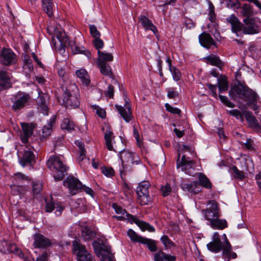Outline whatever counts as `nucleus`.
I'll list each match as a JSON object with an SVG mask.
<instances>
[{"label": "nucleus", "mask_w": 261, "mask_h": 261, "mask_svg": "<svg viewBox=\"0 0 261 261\" xmlns=\"http://www.w3.org/2000/svg\"><path fill=\"white\" fill-rule=\"evenodd\" d=\"M139 21L145 30H150L156 37L159 36L156 27L148 17L144 15L141 16L139 17Z\"/></svg>", "instance_id": "obj_21"}, {"label": "nucleus", "mask_w": 261, "mask_h": 261, "mask_svg": "<svg viewBox=\"0 0 261 261\" xmlns=\"http://www.w3.org/2000/svg\"><path fill=\"white\" fill-rule=\"evenodd\" d=\"M12 252L17 255L20 257H22L23 253L20 249H19L15 244L12 245Z\"/></svg>", "instance_id": "obj_64"}, {"label": "nucleus", "mask_w": 261, "mask_h": 261, "mask_svg": "<svg viewBox=\"0 0 261 261\" xmlns=\"http://www.w3.org/2000/svg\"><path fill=\"white\" fill-rule=\"evenodd\" d=\"M102 172L108 177H111L114 175V171L112 168L105 167L102 169Z\"/></svg>", "instance_id": "obj_57"}, {"label": "nucleus", "mask_w": 261, "mask_h": 261, "mask_svg": "<svg viewBox=\"0 0 261 261\" xmlns=\"http://www.w3.org/2000/svg\"><path fill=\"white\" fill-rule=\"evenodd\" d=\"M199 41L202 46L206 48H210L212 45L216 46V43L213 38L208 33L205 32L199 35Z\"/></svg>", "instance_id": "obj_20"}, {"label": "nucleus", "mask_w": 261, "mask_h": 261, "mask_svg": "<svg viewBox=\"0 0 261 261\" xmlns=\"http://www.w3.org/2000/svg\"><path fill=\"white\" fill-rule=\"evenodd\" d=\"M11 87L10 79L8 73L2 70L0 71V91L8 89Z\"/></svg>", "instance_id": "obj_25"}, {"label": "nucleus", "mask_w": 261, "mask_h": 261, "mask_svg": "<svg viewBox=\"0 0 261 261\" xmlns=\"http://www.w3.org/2000/svg\"><path fill=\"white\" fill-rule=\"evenodd\" d=\"M197 176L199 185L207 189L212 188V183L204 174L201 172L198 173Z\"/></svg>", "instance_id": "obj_34"}, {"label": "nucleus", "mask_w": 261, "mask_h": 261, "mask_svg": "<svg viewBox=\"0 0 261 261\" xmlns=\"http://www.w3.org/2000/svg\"><path fill=\"white\" fill-rule=\"evenodd\" d=\"M113 208L115 210L116 213L119 214H121L124 215L125 214H126L127 212L125 209H123L121 206L118 205L116 203L113 204Z\"/></svg>", "instance_id": "obj_59"}, {"label": "nucleus", "mask_w": 261, "mask_h": 261, "mask_svg": "<svg viewBox=\"0 0 261 261\" xmlns=\"http://www.w3.org/2000/svg\"><path fill=\"white\" fill-rule=\"evenodd\" d=\"M47 165L50 170L55 172L54 175L56 181H60L67 174L68 167L63 163L59 157L53 155L47 162Z\"/></svg>", "instance_id": "obj_3"}, {"label": "nucleus", "mask_w": 261, "mask_h": 261, "mask_svg": "<svg viewBox=\"0 0 261 261\" xmlns=\"http://www.w3.org/2000/svg\"><path fill=\"white\" fill-rule=\"evenodd\" d=\"M61 127L62 129L70 132L74 130V124L69 118H65L61 124Z\"/></svg>", "instance_id": "obj_38"}, {"label": "nucleus", "mask_w": 261, "mask_h": 261, "mask_svg": "<svg viewBox=\"0 0 261 261\" xmlns=\"http://www.w3.org/2000/svg\"><path fill=\"white\" fill-rule=\"evenodd\" d=\"M142 244L146 245L151 252H155L157 250L156 242L154 240L144 238Z\"/></svg>", "instance_id": "obj_41"}, {"label": "nucleus", "mask_w": 261, "mask_h": 261, "mask_svg": "<svg viewBox=\"0 0 261 261\" xmlns=\"http://www.w3.org/2000/svg\"><path fill=\"white\" fill-rule=\"evenodd\" d=\"M228 113L229 115L235 117L237 119L241 120V121H244L243 116L239 110L234 109L229 111Z\"/></svg>", "instance_id": "obj_47"}, {"label": "nucleus", "mask_w": 261, "mask_h": 261, "mask_svg": "<svg viewBox=\"0 0 261 261\" xmlns=\"http://www.w3.org/2000/svg\"><path fill=\"white\" fill-rule=\"evenodd\" d=\"M30 98L29 94L19 92L15 96V101L12 106V109L15 111L21 109L25 107Z\"/></svg>", "instance_id": "obj_16"}, {"label": "nucleus", "mask_w": 261, "mask_h": 261, "mask_svg": "<svg viewBox=\"0 0 261 261\" xmlns=\"http://www.w3.org/2000/svg\"><path fill=\"white\" fill-rule=\"evenodd\" d=\"M209 204L210 206L205 211V217L206 219L211 222L215 219L218 218L220 215L218 213L219 208L217 202L212 200L209 202Z\"/></svg>", "instance_id": "obj_17"}, {"label": "nucleus", "mask_w": 261, "mask_h": 261, "mask_svg": "<svg viewBox=\"0 0 261 261\" xmlns=\"http://www.w3.org/2000/svg\"><path fill=\"white\" fill-rule=\"evenodd\" d=\"M42 7L43 11L50 17L53 15L54 9L55 6L53 0H42Z\"/></svg>", "instance_id": "obj_27"}, {"label": "nucleus", "mask_w": 261, "mask_h": 261, "mask_svg": "<svg viewBox=\"0 0 261 261\" xmlns=\"http://www.w3.org/2000/svg\"><path fill=\"white\" fill-rule=\"evenodd\" d=\"M226 21L231 24V30L238 37L243 35H253L261 32V21L257 18H243V23L233 14L226 18Z\"/></svg>", "instance_id": "obj_1"}, {"label": "nucleus", "mask_w": 261, "mask_h": 261, "mask_svg": "<svg viewBox=\"0 0 261 261\" xmlns=\"http://www.w3.org/2000/svg\"><path fill=\"white\" fill-rule=\"evenodd\" d=\"M232 171L234 173V177L241 179L244 178V174L242 171L238 169L236 166H233L231 168Z\"/></svg>", "instance_id": "obj_54"}, {"label": "nucleus", "mask_w": 261, "mask_h": 261, "mask_svg": "<svg viewBox=\"0 0 261 261\" xmlns=\"http://www.w3.org/2000/svg\"><path fill=\"white\" fill-rule=\"evenodd\" d=\"M113 132L111 130V128L108 126L106 129V132L105 133V139L106 141V144L107 148L110 150H113L117 152L116 149H114L112 144V136Z\"/></svg>", "instance_id": "obj_32"}, {"label": "nucleus", "mask_w": 261, "mask_h": 261, "mask_svg": "<svg viewBox=\"0 0 261 261\" xmlns=\"http://www.w3.org/2000/svg\"><path fill=\"white\" fill-rule=\"evenodd\" d=\"M126 220L132 224L133 223L136 224L142 231L146 230L150 232H153L155 231L154 228L149 223L143 221H140L134 216L127 213L126 214Z\"/></svg>", "instance_id": "obj_18"}, {"label": "nucleus", "mask_w": 261, "mask_h": 261, "mask_svg": "<svg viewBox=\"0 0 261 261\" xmlns=\"http://www.w3.org/2000/svg\"><path fill=\"white\" fill-rule=\"evenodd\" d=\"M161 241L164 244L166 248H170L172 246H174L173 242L170 240L167 236L164 235L161 238Z\"/></svg>", "instance_id": "obj_45"}, {"label": "nucleus", "mask_w": 261, "mask_h": 261, "mask_svg": "<svg viewBox=\"0 0 261 261\" xmlns=\"http://www.w3.org/2000/svg\"><path fill=\"white\" fill-rule=\"evenodd\" d=\"M93 43L94 47L98 49V50H99L100 49L102 48L104 45L103 41L100 39V38L94 39Z\"/></svg>", "instance_id": "obj_52"}, {"label": "nucleus", "mask_w": 261, "mask_h": 261, "mask_svg": "<svg viewBox=\"0 0 261 261\" xmlns=\"http://www.w3.org/2000/svg\"><path fill=\"white\" fill-rule=\"evenodd\" d=\"M184 24L185 26L189 29H191L194 27L195 23L193 21V20L189 18L186 17L184 19Z\"/></svg>", "instance_id": "obj_60"}, {"label": "nucleus", "mask_w": 261, "mask_h": 261, "mask_svg": "<svg viewBox=\"0 0 261 261\" xmlns=\"http://www.w3.org/2000/svg\"><path fill=\"white\" fill-rule=\"evenodd\" d=\"M57 38L60 43V45L61 48H64L68 45L70 46L74 54H83L88 58H91V54L89 51L85 50L84 47L80 48V47L75 45L74 41H69V39L65 32H59L57 34Z\"/></svg>", "instance_id": "obj_6"}, {"label": "nucleus", "mask_w": 261, "mask_h": 261, "mask_svg": "<svg viewBox=\"0 0 261 261\" xmlns=\"http://www.w3.org/2000/svg\"><path fill=\"white\" fill-rule=\"evenodd\" d=\"M42 190V185L40 183L33 184V192L34 194H38Z\"/></svg>", "instance_id": "obj_61"}, {"label": "nucleus", "mask_w": 261, "mask_h": 261, "mask_svg": "<svg viewBox=\"0 0 261 261\" xmlns=\"http://www.w3.org/2000/svg\"><path fill=\"white\" fill-rule=\"evenodd\" d=\"M75 144L77 146L79 149L80 155L78 158L79 162H82L86 156V150L84 147V144L83 142L79 141H75Z\"/></svg>", "instance_id": "obj_40"}, {"label": "nucleus", "mask_w": 261, "mask_h": 261, "mask_svg": "<svg viewBox=\"0 0 261 261\" xmlns=\"http://www.w3.org/2000/svg\"><path fill=\"white\" fill-rule=\"evenodd\" d=\"M119 158L121 161L123 170H120V174H122L127 170L130 171L135 165H138L140 163V159L139 156L134 152L128 150H123L119 151Z\"/></svg>", "instance_id": "obj_5"}, {"label": "nucleus", "mask_w": 261, "mask_h": 261, "mask_svg": "<svg viewBox=\"0 0 261 261\" xmlns=\"http://www.w3.org/2000/svg\"><path fill=\"white\" fill-rule=\"evenodd\" d=\"M98 58L97 60V64H108L107 62L112 61L113 56L111 54L106 53L100 50H98Z\"/></svg>", "instance_id": "obj_29"}, {"label": "nucleus", "mask_w": 261, "mask_h": 261, "mask_svg": "<svg viewBox=\"0 0 261 261\" xmlns=\"http://www.w3.org/2000/svg\"><path fill=\"white\" fill-rule=\"evenodd\" d=\"M240 13L244 18H250L253 17V11L252 8L249 4H245L242 7L240 8Z\"/></svg>", "instance_id": "obj_31"}, {"label": "nucleus", "mask_w": 261, "mask_h": 261, "mask_svg": "<svg viewBox=\"0 0 261 261\" xmlns=\"http://www.w3.org/2000/svg\"><path fill=\"white\" fill-rule=\"evenodd\" d=\"M219 97L222 103H223L226 106L231 108H234L235 107V105L232 102H230L227 96H223L221 94H219Z\"/></svg>", "instance_id": "obj_46"}, {"label": "nucleus", "mask_w": 261, "mask_h": 261, "mask_svg": "<svg viewBox=\"0 0 261 261\" xmlns=\"http://www.w3.org/2000/svg\"><path fill=\"white\" fill-rule=\"evenodd\" d=\"M211 226L215 229L222 230L227 227V223L225 219H215L210 222Z\"/></svg>", "instance_id": "obj_33"}, {"label": "nucleus", "mask_w": 261, "mask_h": 261, "mask_svg": "<svg viewBox=\"0 0 261 261\" xmlns=\"http://www.w3.org/2000/svg\"><path fill=\"white\" fill-rule=\"evenodd\" d=\"M161 191L163 196L165 197L170 194L171 192V187L169 184H166L165 186L161 188Z\"/></svg>", "instance_id": "obj_55"}, {"label": "nucleus", "mask_w": 261, "mask_h": 261, "mask_svg": "<svg viewBox=\"0 0 261 261\" xmlns=\"http://www.w3.org/2000/svg\"><path fill=\"white\" fill-rule=\"evenodd\" d=\"M206 86L211 90L212 96L217 98V94L216 85H212L211 84L208 83L206 84Z\"/></svg>", "instance_id": "obj_62"}, {"label": "nucleus", "mask_w": 261, "mask_h": 261, "mask_svg": "<svg viewBox=\"0 0 261 261\" xmlns=\"http://www.w3.org/2000/svg\"><path fill=\"white\" fill-rule=\"evenodd\" d=\"M33 238L34 239L33 246L34 248H41L46 250L52 245L51 241L41 233H35Z\"/></svg>", "instance_id": "obj_13"}, {"label": "nucleus", "mask_w": 261, "mask_h": 261, "mask_svg": "<svg viewBox=\"0 0 261 261\" xmlns=\"http://www.w3.org/2000/svg\"><path fill=\"white\" fill-rule=\"evenodd\" d=\"M56 120V116H54L48 120L47 124L43 127L42 133L43 137H47L50 135L52 132V127L55 124Z\"/></svg>", "instance_id": "obj_30"}, {"label": "nucleus", "mask_w": 261, "mask_h": 261, "mask_svg": "<svg viewBox=\"0 0 261 261\" xmlns=\"http://www.w3.org/2000/svg\"><path fill=\"white\" fill-rule=\"evenodd\" d=\"M165 108L167 111H168L171 113H173V114H176L179 115L181 113V111L179 109L176 108H174V107H172L171 106H170L168 103L165 104Z\"/></svg>", "instance_id": "obj_53"}, {"label": "nucleus", "mask_w": 261, "mask_h": 261, "mask_svg": "<svg viewBox=\"0 0 261 261\" xmlns=\"http://www.w3.org/2000/svg\"><path fill=\"white\" fill-rule=\"evenodd\" d=\"M227 6L234 10L241 8L240 3L238 0H229L227 3Z\"/></svg>", "instance_id": "obj_51"}, {"label": "nucleus", "mask_w": 261, "mask_h": 261, "mask_svg": "<svg viewBox=\"0 0 261 261\" xmlns=\"http://www.w3.org/2000/svg\"><path fill=\"white\" fill-rule=\"evenodd\" d=\"M55 208V204L53 201L46 202L45 206V212L48 213L51 212Z\"/></svg>", "instance_id": "obj_63"}, {"label": "nucleus", "mask_w": 261, "mask_h": 261, "mask_svg": "<svg viewBox=\"0 0 261 261\" xmlns=\"http://www.w3.org/2000/svg\"><path fill=\"white\" fill-rule=\"evenodd\" d=\"M176 259L175 256L166 254L163 251H160L154 255V261H175Z\"/></svg>", "instance_id": "obj_28"}, {"label": "nucleus", "mask_w": 261, "mask_h": 261, "mask_svg": "<svg viewBox=\"0 0 261 261\" xmlns=\"http://www.w3.org/2000/svg\"><path fill=\"white\" fill-rule=\"evenodd\" d=\"M12 245L6 241L0 242V252L4 254H8L12 252Z\"/></svg>", "instance_id": "obj_43"}, {"label": "nucleus", "mask_w": 261, "mask_h": 261, "mask_svg": "<svg viewBox=\"0 0 261 261\" xmlns=\"http://www.w3.org/2000/svg\"><path fill=\"white\" fill-rule=\"evenodd\" d=\"M170 72L172 74L173 78L174 80L176 81H178L181 77V73L179 70H178L175 67H173V68L169 69Z\"/></svg>", "instance_id": "obj_48"}, {"label": "nucleus", "mask_w": 261, "mask_h": 261, "mask_svg": "<svg viewBox=\"0 0 261 261\" xmlns=\"http://www.w3.org/2000/svg\"><path fill=\"white\" fill-rule=\"evenodd\" d=\"M115 107L123 119L126 122H129L132 117L130 105L126 102L125 108H124L121 106H118L117 105H115Z\"/></svg>", "instance_id": "obj_22"}, {"label": "nucleus", "mask_w": 261, "mask_h": 261, "mask_svg": "<svg viewBox=\"0 0 261 261\" xmlns=\"http://www.w3.org/2000/svg\"><path fill=\"white\" fill-rule=\"evenodd\" d=\"M72 251L73 254L76 256L78 261H91L92 260V255L79 241L74 240L72 242Z\"/></svg>", "instance_id": "obj_8"}, {"label": "nucleus", "mask_w": 261, "mask_h": 261, "mask_svg": "<svg viewBox=\"0 0 261 261\" xmlns=\"http://www.w3.org/2000/svg\"><path fill=\"white\" fill-rule=\"evenodd\" d=\"M244 116L250 127L258 132L261 130V126L258 123L256 118L251 112L248 111L245 112Z\"/></svg>", "instance_id": "obj_24"}, {"label": "nucleus", "mask_w": 261, "mask_h": 261, "mask_svg": "<svg viewBox=\"0 0 261 261\" xmlns=\"http://www.w3.org/2000/svg\"><path fill=\"white\" fill-rule=\"evenodd\" d=\"M229 95L237 101L253 102L258 98L257 93L249 88L244 81L235 83L229 91Z\"/></svg>", "instance_id": "obj_2"}, {"label": "nucleus", "mask_w": 261, "mask_h": 261, "mask_svg": "<svg viewBox=\"0 0 261 261\" xmlns=\"http://www.w3.org/2000/svg\"><path fill=\"white\" fill-rule=\"evenodd\" d=\"M14 178L16 180L22 181L29 180V177L28 176L20 173L17 172L14 175Z\"/></svg>", "instance_id": "obj_56"}, {"label": "nucleus", "mask_w": 261, "mask_h": 261, "mask_svg": "<svg viewBox=\"0 0 261 261\" xmlns=\"http://www.w3.org/2000/svg\"><path fill=\"white\" fill-rule=\"evenodd\" d=\"M76 76L81 79L83 84H84L86 86H88L90 84V80L89 79V75L85 69H80L76 71Z\"/></svg>", "instance_id": "obj_35"}, {"label": "nucleus", "mask_w": 261, "mask_h": 261, "mask_svg": "<svg viewBox=\"0 0 261 261\" xmlns=\"http://www.w3.org/2000/svg\"><path fill=\"white\" fill-rule=\"evenodd\" d=\"M96 235L95 232L86 227L82 231V236L85 241H90L93 239Z\"/></svg>", "instance_id": "obj_37"}, {"label": "nucleus", "mask_w": 261, "mask_h": 261, "mask_svg": "<svg viewBox=\"0 0 261 261\" xmlns=\"http://www.w3.org/2000/svg\"><path fill=\"white\" fill-rule=\"evenodd\" d=\"M100 69V72L102 74L109 77H112L113 72L109 64L97 65Z\"/></svg>", "instance_id": "obj_39"}, {"label": "nucleus", "mask_w": 261, "mask_h": 261, "mask_svg": "<svg viewBox=\"0 0 261 261\" xmlns=\"http://www.w3.org/2000/svg\"><path fill=\"white\" fill-rule=\"evenodd\" d=\"M223 237L224 239V242L223 243V244L224 245V248L223 254H228V251L231 249V246L227 239L225 234H223Z\"/></svg>", "instance_id": "obj_50"}, {"label": "nucleus", "mask_w": 261, "mask_h": 261, "mask_svg": "<svg viewBox=\"0 0 261 261\" xmlns=\"http://www.w3.org/2000/svg\"><path fill=\"white\" fill-rule=\"evenodd\" d=\"M218 89L219 93H222L223 91L227 90L228 88V85L227 81L222 79H218Z\"/></svg>", "instance_id": "obj_44"}, {"label": "nucleus", "mask_w": 261, "mask_h": 261, "mask_svg": "<svg viewBox=\"0 0 261 261\" xmlns=\"http://www.w3.org/2000/svg\"><path fill=\"white\" fill-rule=\"evenodd\" d=\"M127 234L130 240L134 242H139L142 243L144 238L137 234L133 229H129L127 231Z\"/></svg>", "instance_id": "obj_42"}, {"label": "nucleus", "mask_w": 261, "mask_h": 261, "mask_svg": "<svg viewBox=\"0 0 261 261\" xmlns=\"http://www.w3.org/2000/svg\"><path fill=\"white\" fill-rule=\"evenodd\" d=\"M92 245L95 254L100 257L101 261H115L110 246L103 242L96 241L93 242Z\"/></svg>", "instance_id": "obj_7"}, {"label": "nucleus", "mask_w": 261, "mask_h": 261, "mask_svg": "<svg viewBox=\"0 0 261 261\" xmlns=\"http://www.w3.org/2000/svg\"><path fill=\"white\" fill-rule=\"evenodd\" d=\"M64 185L69 189L71 195H75L82 190V183L74 176H68L64 181Z\"/></svg>", "instance_id": "obj_12"}, {"label": "nucleus", "mask_w": 261, "mask_h": 261, "mask_svg": "<svg viewBox=\"0 0 261 261\" xmlns=\"http://www.w3.org/2000/svg\"><path fill=\"white\" fill-rule=\"evenodd\" d=\"M21 126L22 129V134L20 135V138L21 142L25 144L28 142L29 138L33 135L35 126L32 123H21Z\"/></svg>", "instance_id": "obj_19"}, {"label": "nucleus", "mask_w": 261, "mask_h": 261, "mask_svg": "<svg viewBox=\"0 0 261 261\" xmlns=\"http://www.w3.org/2000/svg\"><path fill=\"white\" fill-rule=\"evenodd\" d=\"M49 253L47 251H44L41 255L36 258V261H47Z\"/></svg>", "instance_id": "obj_58"}, {"label": "nucleus", "mask_w": 261, "mask_h": 261, "mask_svg": "<svg viewBox=\"0 0 261 261\" xmlns=\"http://www.w3.org/2000/svg\"><path fill=\"white\" fill-rule=\"evenodd\" d=\"M205 59L212 65L216 66L219 68L223 66V64L220 59L219 57L214 55H211L206 57Z\"/></svg>", "instance_id": "obj_36"}, {"label": "nucleus", "mask_w": 261, "mask_h": 261, "mask_svg": "<svg viewBox=\"0 0 261 261\" xmlns=\"http://www.w3.org/2000/svg\"><path fill=\"white\" fill-rule=\"evenodd\" d=\"M61 88L63 91V102L66 108L68 109L77 108L80 105L79 98L77 95L72 92L74 89H77L76 86L72 84L63 85Z\"/></svg>", "instance_id": "obj_4"}, {"label": "nucleus", "mask_w": 261, "mask_h": 261, "mask_svg": "<svg viewBox=\"0 0 261 261\" xmlns=\"http://www.w3.org/2000/svg\"><path fill=\"white\" fill-rule=\"evenodd\" d=\"M47 95L44 93L39 92V96L37 98V102L38 106L42 110V112L45 114L47 115L48 107L46 105V99Z\"/></svg>", "instance_id": "obj_26"}, {"label": "nucleus", "mask_w": 261, "mask_h": 261, "mask_svg": "<svg viewBox=\"0 0 261 261\" xmlns=\"http://www.w3.org/2000/svg\"><path fill=\"white\" fill-rule=\"evenodd\" d=\"M208 250L214 253H218L223 251V252L224 245L221 241L220 236L218 232H215L212 237V241L208 243L206 245Z\"/></svg>", "instance_id": "obj_15"}, {"label": "nucleus", "mask_w": 261, "mask_h": 261, "mask_svg": "<svg viewBox=\"0 0 261 261\" xmlns=\"http://www.w3.org/2000/svg\"><path fill=\"white\" fill-rule=\"evenodd\" d=\"M180 154L178 153L177 160L176 162L177 167H181V170L186 174L192 175L194 174L195 169L194 167L195 162L190 160L189 158H186L185 155H183L180 161Z\"/></svg>", "instance_id": "obj_10"}, {"label": "nucleus", "mask_w": 261, "mask_h": 261, "mask_svg": "<svg viewBox=\"0 0 261 261\" xmlns=\"http://www.w3.org/2000/svg\"><path fill=\"white\" fill-rule=\"evenodd\" d=\"M180 187L184 191H187L194 194H197L201 191L197 181H194L190 184L182 182L180 185Z\"/></svg>", "instance_id": "obj_23"}, {"label": "nucleus", "mask_w": 261, "mask_h": 261, "mask_svg": "<svg viewBox=\"0 0 261 261\" xmlns=\"http://www.w3.org/2000/svg\"><path fill=\"white\" fill-rule=\"evenodd\" d=\"M150 184L147 181L141 182L138 186L136 193L138 195V201L142 205L148 204L150 201L148 188Z\"/></svg>", "instance_id": "obj_9"}, {"label": "nucleus", "mask_w": 261, "mask_h": 261, "mask_svg": "<svg viewBox=\"0 0 261 261\" xmlns=\"http://www.w3.org/2000/svg\"><path fill=\"white\" fill-rule=\"evenodd\" d=\"M1 55V62L6 66L14 64L17 61L16 54L10 48H3Z\"/></svg>", "instance_id": "obj_14"}, {"label": "nucleus", "mask_w": 261, "mask_h": 261, "mask_svg": "<svg viewBox=\"0 0 261 261\" xmlns=\"http://www.w3.org/2000/svg\"><path fill=\"white\" fill-rule=\"evenodd\" d=\"M89 28L90 34L94 39L100 38V33L94 25H90Z\"/></svg>", "instance_id": "obj_49"}, {"label": "nucleus", "mask_w": 261, "mask_h": 261, "mask_svg": "<svg viewBox=\"0 0 261 261\" xmlns=\"http://www.w3.org/2000/svg\"><path fill=\"white\" fill-rule=\"evenodd\" d=\"M19 162L22 166L24 167L28 165L33 166L35 164V155L31 148L26 147L23 151L19 152Z\"/></svg>", "instance_id": "obj_11"}]
</instances>
